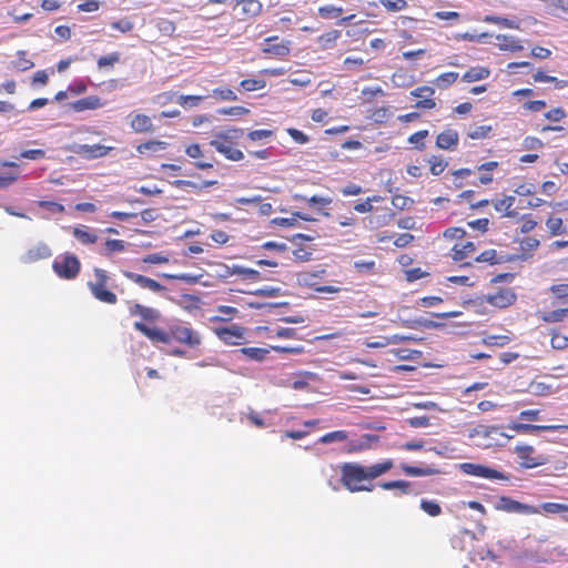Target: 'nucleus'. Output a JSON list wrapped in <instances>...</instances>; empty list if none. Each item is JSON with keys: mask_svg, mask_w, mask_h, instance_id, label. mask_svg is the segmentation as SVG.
<instances>
[{"mask_svg": "<svg viewBox=\"0 0 568 568\" xmlns=\"http://www.w3.org/2000/svg\"><path fill=\"white\" fill-rule=\"evenodd\" d=\"M450 257L453 261L462 263V266H469L476 257V246L470 241L457 242L450 250Z\"/></svg>", "mask_w": 568, "mask_h": 568, "instance_id": "9b49d317", "label": "nucleus"}, {"mask_svg": "<svg viewBox=\"0 0 568 568\" xmlns=\"http://www.w3.org/2000/svg\"><path fill=\"white\" fill-rule=\"evenodd\" d=\"M494 509L507 514H519V515H538L539 508L534 505H528L513 499L509 496H500L494 504Z\"/></svg>", "mask_w": 568, "mask_h": 568, "instance_id": "0eeeda50", "label": "nucleus"}, {"mask_svg": "<svg viewBox=\"0 0 568 568\" xmlns=\"http://www.w3.org/2000/svg\"><path fill=\"white\" fill-rule=\"evenodd\" d=\"M537 507L539 508V510L541 509L547 514H561L568 511V505L560 503H544Z\"/></svg>", "mask_w": 568, "mask_h": 568, "instance_id": "4d7b16f0", "label": "nucleus"}, {"mask_svg": "<svg viewBox=\"0 0 568 568\" xmlns=\"http://www.w3.org/2000/svg\"><path fill=\"white\" fill-rule=\"evenodd\" d=\"M518 434H534L539 432H568V425H534V424H514L511 427Z\"/></svg>", "mask_w": 568, "mask_h": 568, "instance_id": "dca6fc26", "label": "nucleus"}, {"mask_svg": "<svg viewBox=\"0 0 568 568\" xmlns=\"http://www.w3.org/2000/svg\"><path fill=\"white\" fill-rule=\"evenodd\" d=\"M133 327L153 343L170 344L169 329L164 331L155 326L151 327L143 322H135Z\"/></svg>", "mask_w": 568, "mask_h": 568, "instance_id": "4468645a", "label": "nucleus"}, {"mask_svg": "<svg viewBox=\"0 0 568 568\" xmlns=\"http://www.w3.org/2000/svg\"><path fill=\"white\" fill-rule=\"evenodd\" d=\"M516 293L513 288H500L494 294H489L486 296V302L498 308H506L513 305L516 302Z\"/></svg>", "mask_w": 568, "mask_h": 568, "instance_id": "ddd939ff", "label": "nucleus"}, {"mask_svg": "<svg viewBox=\"0 0 568 568\" xmlns=\"http://www.w3.org/2000/svg\"><path fill=\"white\" fill-rule=\"evenodd\" d=\"M568 113L567 111L561 108H552L544 113V118L548 120L549 122L558 123L567 118Z\"/></svg>", "mask_w": 568, "mask_h": 568, "instance_id": "8fccbe9b", "label": "nucleus"}, {"mask_svg": "<svg viewBox=\"0 0 568 568\" xmlns=\"http://www.w3.org/2000/svg\"><path fill=\"white\" fill-rule=\"evenodd\" d=\"M263 6L260 0H235L234 4V10L239 11L242 20L258 16Z\"/></svg>", "mask_w": 568, "mask_h": 568, "instance_id": "f3484780", "label": "nucleus"}, {"mask_svg": "<svg viewBox=\"0 0 568 568\" xmlns=\"http://www.w3.org/2000/svg\"><path fill=\"white\" fill-rule=\"evenodd\" d=\"M51 255L52 251L45 243H38L23 254L22 261L24 263H34L49 258Z\"/></svg>", "mask_w": 568, "mask_h": 568, "instance_id": "aec40b11", "label": "nucleus"}, {"mask_svg": "<svg viewBox=\"0 0 568 568\" xmlns=\"http://www.w3.org/2000/svg\"><path fill=\"white\" fill-rule=\"evenodd\" d=\"M491 126L490 125H479V126H476L474 130H470L467 135L469 139L471 140H480V139H485L489 135V133L491 132Z\"/></svg>", "mask_w": 568, "mask_h": 568, "instance_id": "e2e57ef3", "label": "nucleus"}, {"mask_svg": "<svg viewBox=\"0 0 568 568\" xmlns=\"http://www.w3.org/2000/svg\"><path fill=\"white\" fill-rule=\"evenodd\" d=\"M474 262H487L493 265L503 262V257L498 256L496 250L491 248L476 255V257H474Z\"/></svg>", "mask_w": 568, "mask_h": 568, "instance_id": "49530a36", "label": "nucleus"}, {"mask_svg": "<svg viewBox=\"0 0 568 568\" xmlns=\"http://www.w3.org/2000/svg\"><path fill=\"white\" fill-rule=\"evenodd\" d=\"M458 141V132L452 128H446L436 136V146L442 150H454Z\"/></svg>", "mask_w": 568, "mask_h": 568, "instance_id": "412c9836", "label": "nucleus"}, {"mask_svg": "<svg viewBox=\"0 0 568 568\" xmlns=\"http://www.w3.org/2000/svg\"><path fill=\"white\" fill-rule=\"evenodd\" d=\"M125 250V242L123 240H106L104 243V255L110 256L115 252H123Z\"/></svg>", "mask_w": 568, "mask_h": 568, "instance_id": "3c124183", "label": "nucleus"}, {"mask_svg": "<svg viewBox=\"0 0 568 568\" xmlns=\"http://www.w3.org/2000/svg\"><path fill=\"white\" fill-rule=\"evenodd\" d=\"M169 337L170 343L175 341L190 348H195L202 343L200 333L193 329L191 324L182 321H176L169 325Z\"/></svg>", "mask_w": 568, "mask_h": 568, "instance_id": "7ed1b4c3", "label": "nucleus"}, {"mask_svg": "<svg viewBox=\"0 0 568 568\" xmlns=\"http://www.w3.org/2000/svg\"><path fill=\"white\" fill-rule=\"evenodd\" d=\"M52 268L60 278L73 280L81 271V263L74 254L65 252L53 261Z\"/></svg>", "mask_w": 568, "mask_h": 568, "instance_id": "423d86ee", "label": "nucleus"}, {"mask_svg": "<svg viewBox=\"0 0 568 568\" xmlns=\"http://www.w3.org/2000/svg\"><path fill=\"white\" fill-rule=\"evenodd\" d=\"M72 234L80 243L85 245L94 244L98 241V235L85 225L73 227Z\"/></svg>", "mask_w": 568, "mask_h": 568, "instance_id": "cd10ccee", "label": "nucleus"}, {"mask_svg": "<svg viewBox=\"0 0 568 568\" xmlns=\"http://www.w3.org/2000/svg\"><path fill=\"white\" fill-rule=\"evenodd\" d=\"M121 59V54L119 52H112L106 55H102L98 59V68L104 69V68H112L115 63H118Z\"/></svg>", "mask_w": 568, "mask_h": 568, "instance_id": "5fc2aeb1", "label": "nucleus"}, {"mask_svg": "<svg viewBox=\"0 0 568 568\" xmlns=\"http://www.w3.org/2000/svg\"><path fill=\"white\" fill-rule=\"evenodd\" d=\"M490 75V70L486 67H473L469 70H467L463 77L462 80L465 82H476L484 79H487Z\"/></svg>", "mask_w": 568, "mask_h": 568, "instance_id": "c756f323", "label": "nucleus"}, {"mask_svg": "<svg viewBox=\"0 0 568 568\" xmlns=\"http://www.w3.org/2000/svg\"><path fill=\"white\" fill-rule=\"evenodd\" d=\"M498 165L499 163L497 161H489L479 165L478 171L481 172L479 182L484 185L491 183L494 180L491 171L496 170Z\"/></svg>", "mask_w": 568, "mask_h": 568, "instance_id": "72a5a7b5", "label": "nucleus"}, {"mask_svg": "<svg viewBox=\"0 0 568 568\" xmlns=\"http://www.w3.org/2000/svg\"><path fill=\"white\" fill-rule=\"evenodd\" d=\"M325 270L321 268L313 272H302L297 275V281L301 285L313 288L318 293H338L341 291L339 287L333 285H320V280L325 274Z\"/></svg>", "mask_w": 568, "mask_h": 568, "instance_id": "1a4fd4ad", "label": "nucleus"}, {"mask_svg": "<svg viewBox=\"0 0 568 568\" xmlns=\"http://www.w3.org/2000/svg\"><path fill=\"white\" fill-rule=\"evenodd\" d=\"M368 483L365 466L357 463H344L341 466V483L351 493L372 491L374 486Z\"/></svg>", "mask_w": 568, "mask_h": 568, "instance_id": "f03ea898", "label": "nucleus"}, {"mask_svg": "<svg viewBox=\"0 0 568 568\" xmlns=\"http://www.w3.org/2000/svg\"><path fill=\"white\" fill-rule=\"evenodd\" d=\"M129 313L131 316H140L142 320L146 322H155L161 316L158 310L144 306L140 303H130Z\"/></svg>", "mask_w": 568, "mask_h": 568, "instance_id": "4be33fe9", "label": "nucleus"}, {"mask_svg": "<svg viewBox=\"0 0 568 568\" xmlns=\"http://www.w3.org/2000/svg\"><path fill=\"white\" fill-rule=\"evenodd\" d=\"M549 291L554 295L556 302L568 304V283L554 284L549 287Z\"/></svg>", "mask_w": 568, "mask_h": 568, "instance_id": "4c0bfd02", "label": "nucleus"}, {"mask_svg": "<svg viewBox=\"0 0 568 568\" xmlns=\"http://www.w3.org/2000/svg\"><path fill=\"white\" fill-rule=\"evenodd\" d=\"M514 203H515V197L514 196H505L501 200H497L494 203V207H495V210L497 212L503 213L505 216L516 217L518 215V213L513 207Z\"/></svg>", "mask_w": 568, "mask_h": 568, "instance_id": "c85d7f7f", "label": "nucleus"}, {"mask_svg": "<svg viewBox=\"0 0 568 568\" xmlns=\"http://www.w3.org/2000/svg\"><path fill=\"white\" fill-rule=\"evenodd\" d=\"M278 40V37L273 36L265 39V45L262 49V52L265 54H270L276 58H283L290 54L291 51V42L290 41H281L273 43Z\"/></svg>", "mask_w": 568, "mask_h": 568, "instance_id": "2eb2a0df", "label": "nucleus"}, {"mask_svg": "<svg viewBox=\"0 0 568 568\" xmlns=\"http://www.w3.org/2000/svg\"><path fill=\"white\" fill-rule=\"evenodd\" d=\"M104 105L101 99L98 95H89L82 99H79L70 104V108L74 112H84L87 110H97Z\"/></svg>", "mask_w": 568, "mask_h": 568, "instance_id": "5701e85b", "label": "nucleus"}, {"mask_svg": "<svg viewBox=\"0 0 568 568\" xmlns=\"http://www.w3.org/2000/svg\"><path fill=\"white\" fill-rule=\"evenodd\" d=\"M483 21L486 22V23L498 24V26H501V27H505V28L518 29V24L515 21L509 20L507 18H503V17L485 16Z\"/></svg>", "mask_w": 568, "mask_h": 568, "instance_id": "603ef678", "label": "nucleus"}, {"mask_svg": "<svg viewBox=\"0 0 568 568\" xmlns=\"http://www.w3.org/2000/svg\"><path fill=\"white\" fill-rule=\"evenodd\" d=\"M155 27L162 36L173 37L176 30L175 23L166 18H159L155 22Z\"/></svg>", "mask_w": 568, "mask_h": 568, "instance_id": "58836bf2", "label": "nucleus"}, {"mask_svg": "<svg viewBox=\"0 0 568 568\" xmlns=\"http://www.w3.org/2000/svg\"><path fill=\"white\" fill-rule=\"evenodd\" d=\"M428 130L417 131L408 138V142L415 144L418 150H423L425 148L424 140L428 136Z\"/></svg>", "mask_w": 568, "mask_h": 568, "instance_id": "69168bd1", "label": "nucleus"}, {"mask_svg": "<svg viewBox=\"0 0 568 568\" xmlns=\"http://www.w3.org/2000/svg\"><path fill=\"white\" fill-rule=\"evenodd\" d=\"M394 212L390 209H385L381 214H374L369 216L368 224L372 229H378L387 225L394 219Z\"/></svg>", "mask_w": 568, "mask_h": 568, "instance_id": "2f4dec72", "label": "nucleus"}, {"mask_svg": "<svg viewBox=\"0 0 568 568\" xmlns=\"http://www.w3.org/2000/svg\"><path fill=\"white\" fill-rule=\"evenodd\" d=\"M376 439L375 436L366 434L363 436V439L359 442H351L346 448L348 454H355L363 450H366L371 447V443Z\"/></svg>", "mask_w": 568, "mask_h": 568, "instance_id": "c9c22d12", "label": "nucleus"}, {"mask_svg": "<svg viewBox=\"0 0 568 568\" xmlns=\"http://www.w3.org/2000/svg\"><path fill=\"white\" fill-rule=\"evenodd\" d=\"M214 98L222 101H235L237 100V95L230 88H216L212 91Z\"/></svg>", "mask_w": 568, "mask_h": 568, "instance_id": "bf43d9fd", "label": "nucleus"}, {"mask_svg": "<svg viewBox=\"0 0 568 568\" xmlns=\"http://www.w3.org/2000/svg\"><path fill=\"white\" fill-rule=\"evenodd\" d=\"M394 466V463L392 459H386L382 463H377L371 466L365 467L368 483L374 480L375 478L386 474Z\"/></svg>", "mask_w": 568, "mask_h": 568, "instance_id": "a878e982", "label": "nucleus"}, {"mask_svg": "<svg viewBox=\"0 0 568 568\" xmlns=\"http://www.w3.org/2000/svg\"><path fill=\"white\" fill-rule=\"evenodd\" d=\"M510 342V337L506 335H489L484 338V344L488 346H499L503 347Z\"/></svg>", "mask_w": 568, "mask_h": 568, "instance_id": "0e129e2a", "label": "nucleus"}, {"mask_svg": "<svg viewBox=\"0 0 568 568\" xmlns=\"http://www.w3.org/2000/svg\"><path fill=\"white\" fill-rule=\"evenodd\" d=\"M342 37V31L333 29L327 32L322 33L316 39L317 45L320 50H331L336 47L337 41Z\"/></svg>", "mask_w": 568, "mask_h": 568, "instance_id": "b1692460", "label": "nucleus"}, {"mask_svg": "<svg viewBox=\"0 0 568 568\" xmlns=\"http://www.w3.org/2000/svg\"><path fill=\"white\" fill-rule=\"evenodd\" d=\"M379 3L388 12H398L407 8L406 0H379Z\"/></svg>", "mask_w": 568, "mask_h": 568, "instance_id": "6e6d98bb", "label": "nucleus"}, {"mask_svg": "<svg viewBox=\"0 0 568 568\" xmlns=\"http://www.w3.org/2000/svg\"><path fill=\"white\" fill-rule=\"evenodd\" d=\"M354 268L359 274H374L376 271V263L374 260L371 261H356L354 262Z\"/></svg>", "mask_w": 568, "mask_h": 568, "instance_id": "13d9d810", "label": "nucleus"}, {"mask_svg": "<svg viewBox=\"0 0 568 568\" xmlns=\"http://www.w3.org/2000/svg\"><path fill=\"white\" fill-rule=\"evenodd\" d=\"M568 317V306L552 311L541 312L539 318L546 323H558Z\"/></svg>", "mask_w": 568, "mask_h": 568, "instance_id": "473e14b6", "label": "nucleus"}, {"mask_svg": "<svg viewBox=\"0 0 568 568\" xmlns=\"http://www.w3.org/2000/svg\"><path fill=\"white\" fill-rule=\"evenodd\" d=\"M217 312L221 313L223 316H214L212 318L213 322L230 321L237 314V310L235 307L226 306V305H220L217 307Z\"/></svg>", "mask_w": 568, "mask_h": 568, "instance_id": "052dcab7", "label": "nucleus"}, {"mask_svg": "<svg viewBox=\"0 0 568 568\" xmlns=\"http://www.w3.org/2000/svg\"><path fill=\"white\" fill-rule=\"evenodd\" d=\"M122 274L125 278L135 283L141 288L149 290L153 293H162L166 290L164 285H162L158 281H155L151 277H148L145 275L138 274V273L130 272V271H123Z\"/></svg>", "mask_w": 568, "mask_h": 568, "instance_id": "f8f14e48", "label": "nucleus"}, {"mask_svg": "<svg viewBox=\"0 0 568 568\" xmlns=\"http://www.w3.org/2000/svg\"><path fill=\"white\" fill-rule=\"evenodd\" d=\"M546 226L549 231L550 236L561 235L566 232L561 217L549 216L546 221Z\"/></svg>", "mask_w": 568, "mask_h": 568, "instance_id": "e433bc0d", "label": "nucleus"}, {"mask_svg": "<svg viewBox=\"0 0 568 568\" xmlns=\"http://www.w3.org/2000/svg\"><path fill=\"white\" fill-rule=\"evenodd\" d=\"M459 469L469 476L480 477L491 480H503L508 481L510 476L497 469L490 468L485 465L474 464V463H463L459 465Z\"/></svg>", "mask_w": 568, "mask_h": 568, "instance_id": "6e6552de", "label": "nucleus"}, {"mask_svg": "<svg viewBox=\"0 0 568 568\" xmlns=\"http://www.w3.org/2000/svg\"><path fill=\"white\" fill-rule=\"evenodd\" d=\"M93 274L95 280L88 283L91 294L102 303L111 305L115 304L118 302L116 294L108 288L110 280L108 272L105 270L94 267Z\"/></svg>", "mask_w": 568, "mask_h": 568, "instance_id": "20e7f679", "label": "nucleus"}, {"mask_svg": "<svg viewBox=\"0 0 568 568\" xmlns=\"http://www.w3.org/2000/svg\"><path fill=\"white\" fill-rule=\"evenodd\" d=\"M266 87V81L263 79H244L240 82V89L245 92H253L262 90Z\"/></svg>", "mask_w": 568, "mask_h": 568, "instance_id": "79ce46f5", "label": "nucleus"}, {"mask_svg": "<svg viewBox=\"0 0 568 568\" xmlns=\"http://www.w3.org/2000/svg\"><path fill=\"white\" fill-rule=\"evenodd\" d=\"M214 334L226 345L237 346L246 342V329L243 326L233 324L231 326L215 327Z\"/></svg>", "mask_w": 568, "mask_h": 568, "instance_id": "9d476101", "label": "nucleus"}, {"mask_svg": "<svg viewBox=\"0 0 568 568\" xmlns=\"http://www.w3.org/2000/svg\"><path fill=\"white\" fill-rule=\"evenodd\" d=\"M113 150L112 146H105L102 144H81L77 148V153L85 159H98L108 155Z\"/></svg>", "mask_w": 568, "mask_h": 568, "instance_id": "6ab92c4d", "label": "nucleus"}, {"mask_svg": "<svg viewBox=\"0 0 568 568\" xmlns=\"http://www.w3.org/2000/svg\"><path fill=\"white\" fill-rule=\"evenodd\" d=\"M385 490L399 489L402 494H409L412 484L407 480H390L379 484Z\"/></svg>", "mask_w": 568, "mask_h": 568, "instance_id": "ea45409f", "label": "nucleus"}, {"mask_svg": "<svg viewBox=\"0 0 568 568\" xmlns=\"http://www.w3.org/2000/svg\"><path fill=\"white\" fill-rule=\"evenodd\" d=\"M514 454L518 458L520 468L532 469L549 463V457L538 454L532 445L519 443L514 447Z\"/></svg>", "mask_w": 568, "mask_h": 568, "instance_id": "39448f33", "label": "nucleus"}, {"mask_svg": "<svg viewBox=\"0 0 568 568\" xmlns=\"http://www.w3.org/2000/svg\"><path fill=\"white\" fill-rule=\"evenodd\" d=\"M348 438V433L346 430H334L331 433H326L320 437L318 443L321 444H329L333 442H345Z\"/></svg>", "mask_w": 568, "mask_h": 568, "instance_id": "c03bdc74", "label": "nucleus"}, {"mask_svg": "<svg viewBox=\"0 0 568 568\" xmlns=\"http://www.w3.org/2000/svg\"><path fill=\"white\" fill-rule=\"evenodd\" d=\"M243 135V130L237 128H230L219 131L210 141L219 153L223 154L227 160L241 161L244 158L243 152L236 148L237 140Z\"/></svg>", "mask_w": 568, "mask_h": 568, "instance_id": "f257e3e1", "label": "nucleus"}, {"mask_svg": "<svg viewBox=\"0 0 568 568\" xmlns=\"http://www.w3.org/2000/svg\"><path fill=\"white\" fill-rule=\"evenodd\" d=\"M420 509L430 517H437L442 514V507L435 500L422 499Z\"/></svg>", "mask_w": 568, "mask_h": 568, "instance_id": "de8ad7c7", "label": "nucleus"}, {"mask_svg": "<svg viewBox=\"0 0 568 568\" xmlns=\"http://www.w3.org/2000/svg\"><path fill=\"white\" fill-rule=\"evenodd\" d=\"M400 469L404 471L405 475L413 476V477L432 476V475H436L439 473L438 469L430 467V466L417 467V466H410L407 464H402Z\"/></svg>", "mask_w": 568, "mask_h": 568, "instance_id": "7c9ffc66", "label": "nucleus"}, {"mask_svg": "<svg viewBox=\"0 0 568 568\" xmlns=\"http://www.w3.org/2000/svg\"><path fill=\"white\" fill-rule=\"evenodd\" d=\"M169 261V256L161 252L148 254L142 257V262L145 264H168Z\"/></svg>", "mask_w": 568, "mask_h": 568, "instance_id": "338daca9", "label": "nucleus"}, {"mask_svg": "<svg viewBox=\"0 0 568 568\" xmlns=\"http://www.w3.org/2000/svg\"><path fill=\"white\" fill-rule=\"evenodd\" d=\"M240 352L244 354L247 358L261 362L263 361L270 351L267 348H261V347H244L241 348Z\"/></svg>", "mask_w": 568, "mask_h": 568, "instance_id": "a19ab883", "label": "nucleus"}, {"mask_svg": "<svg viewBox=\"0 0 568 568\" xmlns=\"http://www.w3.org/2000/svg\"><path fill=\"white\" fill-rule=\"evenodd\" d=\"M129 118H130V128L135 133L151 132L154 130L152 119L144 113L132 112V113H130Z\"/></svg>", "mask_w": 568, "mask_h": 568, "instance_id": "a211bd4d", "label": "nucleus"}, {"mask_svg": "<svg viewBox=\"0 0 568 568\" xmlns=\"http://www.w3.org/2000/svg\"><path fill=\"white\" fill-rule=\"evenodd\" d=\"M496 39L498 41V48L503 51L517 52L524 49L520 41L514 36L498 34Z\"/></svg>", "mask_w": 568, "mask_h": 568, "instance_id": "bb28decb", "label": "nucleus"}, {"mask_svg": "<svg viewBox=\"0 0 568 568\" xmlns=\"http://www.w3.org/2000/svg\"><path fill=\"white\" fill-rule=\"evenodd\" d=\"M457 79H458V73L450 71V72H445V73H442L440 75H438L434 80V83L439 89H447L453 83H455L457 81Z\"/></svg>", "mask_w": 568, "mask_h": 568, "instance_id": "37998d69", "label": "nucleus"}, {"mask_svg": "<svg viewBox=\"0 0 568 568\" xmlns=\"http://www.w3.org/2000/svg\"><path fill=\"white\" fill-rule=\"evenodd\" d=\"M169 143L161 140H148L143 143L136 145V152L145 155V154H154L161 151H164L168 148Z\"/></svg>", "mask_w": 568, "mask_h": 568, "instance_id": "393cba45", "label": "nucleus"}, {"mask_svg": "<svg viewBox=\"0 0 568 568\" xmlns=\"http://www.w3.org/2000/svg\"><path fill=\"white\" fill-rule=\"evenodd\" d=\"M343 13V8L333 4L322 6L318 8V14L324 19L338 18Z\"/></svg>", "mask_w": 568, "mask_h": 568, "instance_id": "864d4df0", "label": "nucleus"}, {"mask_svg": "<svg viewBox=\"0 0 568 568\" xmlns=\"http://www.w3.org/2000/svg\"><path fill=\"white\" fill-rule=\"evenodd\" d=\"M390 115L392 113L388 108L381 106L375 109L369 118L376 123H385L390 118Z\"/></svg>", "mask_w": 568, "mask_h": 568, "instance_id": "680f3d73", "label": "nucleus"}, {"mask_svg": "<svg viewBox=\"0 0 568 568\" xmlns=\"http://www.w3.org/2000/svg\"><path fill=\"white\" fill-rule=\"evenodd\" d=\"M429 170L433 175H439L442 174L446 166L447 162L444 161L442 156L433 155L428 159Z\"/></svg>", "mask_w": 568, "mask_h": 568, "instance_id": "09e8293b", "label": "nucleus"}, {"mask_svg": "<svg viewBox=\"0 0 568 568\" xmlns=\"http://www.w3.org/2000/svg\"><path fill=\"white\" fill-rule=\"evenodd\" d=\"M230 274L231 275H239V276H241L244 280H250V281H253V282H256V281L261 280V273L258 271L253 270V268H247V267L239 266V265L232 266V268L230 271Z\"/></svg>", "mask_w": 568, "mask_h": 568, "instance_id": "f704fd0d", "label": "nucleus"}, {"mask_svg": "<svg viewBox=\"0 0 568 568\" xmlns=\"http://www.w3.org/2000/svg\"><path fill=\"white\" fill-rule=\"evenodd\" d=\"M550 344L554 349L564 351L568 347V336L554 329L551 331Z\"/></svg>", "mask_w": 568, "mask_h": 568, "instance_id": "a18cd8bd", "label": "nucleus"}, {"mask_svg": "<svg viewBox=\"0 0 568 568\" xmlns=\"http://www.w3.org/2000/svg\"><path fill=\"white\" fill-rule=\"evenodd\" d=\"M203 97L201 95H178L176 103L181 106H196L202 101Z\"/></svg>", "mask_w": 568, "mask_h": 568, "instance_id": "774afa93", "label": "nucleus"}]
</instances>
